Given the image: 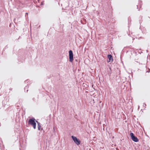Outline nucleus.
Masks as SVG:
<instances>
[{
	"mask_svg": "<svg viewBox=\"0 0 150 150\" xmlns=\"http://www.w3.org/2000/svg\"><path fill=\"white\" fill-rule=\"evenodd\" d=\"M36 121L34 118H32L29 120L28 121V123L29 125L32 126L34 129H35L36 127V123L35 122Z\"/></svg>",
	"mask_w": 150,
	"mask_h": 150,
	"instance_id": "obj_1",
	"label": "nucleus"
},
{
	"mask_svg": "<svg viewBox=\"0 0 150 150\" xmlns=\"http://www.w3.org/2000/svg\"><path fill=\"white\" fill-rule=\"evenodd\" d=\"M71 137L73 139L74 142L77 144L79 145L80 144V142L79 139H78L75 136H72Z\"/></svg>",
	"mask_w": 150,
	"mask_h": 150,
	"instance_id": "obj_2",
	"label": "nucleus"
},
{
	"mask_svg": "<svg viewBox=\"0 0 150 150\" xmlns=\"http://www.w3.org/2000/svg\"><path fill=\"white\" fill-rule=\"evenodd\" d=\"M130 136L131 137L132 140L133 141L135 142H138V139L136 137L134 136V134H133V133L131 132L130 133Z\"/></svg>",
	"mask_w": 150,
	"mask_h": 150,
	"instance_id": "obj_3",
	"label": "nucleus"
},
{
	"mask_svg": "<svg viewBox=\"0 0 150 150\" xmlns=\"http://www.w3.org/2000/svg\"><path fill=\"white\" fill-rule=\"evenodd\" d=\"M69 61L71 62L74 60V55L72 51L71 50H69Z\"/></svg>",
	"mask_w": 150,
	"mask_h": 150,
	"instance_id": "obj_4",
	"label": "nucleus"
},
{
	"mask_svg": "<svg viewBox=\"0 0 150 150\" xmlns=\"http://www.w3.org/2000/svg\"><path fill=\"white\" fill-rule=\"evenodd\" d=\"M108 58L109 59V60L108 61V62H110V61H112L113 59L112 56L111 54H108Z\"/></svg>",
	"mask_w": 150,
	"mask_h": 150,
	"instance_id": "obj_5",
	"label": "nucleus"
},
{
	"mask_svg": "<svg viewBox=\"0 0 150 150\" xmlns=\"http://www.w3.org/2000/svg\"><path fill=\"white\" fill-rule=\"evenodd\" d=\"M36 122H37L38 123V130H40L41 127V125H40V124L37 121H36Z\"/></svg>",
	"mask_w": 150,
	"mask_h": 150,
	"instance_id": "obj_6",
	"label": "nucleus"
},
{
	"mask_svg": "<svg viewBox=\"0 0 150 150\" xmlns=\"http://www.w3.org/2000/svg\"><path fill=\"white\" fill-rule=\"evenodd\" d=\"M25 14H26V15L28 14V13H26Z\"/></svg>",
	"mask_w": 150,
	"mask_h": 150,
	"instance_id": "obj_7",
	"label": "nucleus"
},
{
	"mask_svg": "<svg viewBox=\"0 0 150 150\" xmlns=\"http://www.w3.org/2000/svg\"><path fill=\"white\" fill-rule=\"evenodd\" d=\"M33 100H34V98H33Z\"/></svg>",
	"mask_w": 150,
	"mask_h": 150,
	"instance_id": "obj_8",
	"label": "nucleus"
}]
</instances>
